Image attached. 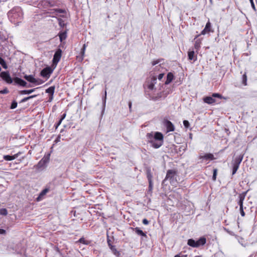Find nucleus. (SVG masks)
<instances>
[{
  "instance_id": "obj_42",
  "label": "nucleus",
  "mask_w": 257,
  "mask_h": 257,
  "mask_svg": "<svg viewBox=\"0 0 257 257\" xmlns=\"http://www.w3.org/2000/svg\"><path fill=\"white\" fill-rule=\"evenodd\" d=\"M9 92V90L7 88H5L1 91H0V93L1 94H7Z\"/></svg>"
},
{
  "instance_id": "obj_24",
  "label": "nucleus",
  "mask_w": 257,
  "mask_h": 257,
  "mask_svg": "<svg viewBox=\"0 0 257 257\" xmlns=\"http://www.w3.org/2000/svg\"><path fill=\"white\" fill-rule=\"evenodd\" d=\"M35 90V88L30 89V90H22L20 92V93L21 94H30L33 92Z\"/></svg>"
},
{
  "instance_id": "obj_3",
  "label": "nucleus",
  "mask_w": 257,
  "mask_h": 257,
  "mask_svg": "<svg viewBox=\"0 0 257 257\" xmlns=\"http://www.w3.org/2000/svg\"><path fill=\"white\" fill-rule=\"evenodd\" d=\"M206 242V238L205 237H201L197 241H195L193 239H189L188 240L187 244L193 247H198L200 245H203L205 244Z\"/></svg>"
},
{
  "instance_id": "obj_51",
  "label": "nucleus",
  "mask_w": 257,
  "mask_h": 257,
  "mask_svg": "<svg viewBox=\"0 0 257 257\" xmlns=\"http://www.w3.org/2000/svg\"><path fill=\"white\" fill-rule=\"evenodd\" d=\"M66 113H64V114L62 115L61 118V119L63 120L65 118V117H66Z\"/></svg>"
},
{
  "instance_id": "obj_29",
  "label": "nucleus",
  "mask_w": 257,
  "mask_h": 257,
  "mask_svg": "<svg viewBox=\"0 0 257 257\" xmlns=\"http://www.w3.org/2000/svg\"><path fill=\"white\" fill-rule=\"evenodd\" d=\"M147 175V178H148V181H152L153 176H152L151 171L150 170H148Z\"/></svg>"
},
{
  "instance_id": "obj_31",
  "label": "nucleus",
  "mask_w": 257,
  "mask_h": 257,
  "mask_svg": "<svg viewBox=\"0 0 257 257\" xmlns=\"http://www.w3.org/2000/svg\"><path fill=\"white\" fill-rule=\"evenodd\" d=\"M242 83L244 85H247V76L245 74H244L242 76Z\"/></svg>"
},
{
  "instance_id": "obj_26",
  "label": "nucleus",
  "mask_w": 257,
  "mask_h": 257,
  "mask_svg": "<svg viewBox=\"0 0 257 257\" xmlns=\"http://www.w3.org/2000/svg\"><path fill=\"white\" fill-rule=\"evenodd\" d=\"M0 64L3 66L4 69L8 68L7 65L5 61L1 57H0Z\"/></svg>"
},
{
  "instance_id": "obj_45",
  "label": "nucleus",
  "mask_w": 257,
  "mask_h": 257,
  "mask_svg": "<svg viewBox=\"0 0 257 257\" xmlns=\"http://www.w3.org/2000/svg\"><path fill=\"white\" fill-rule=\"evenodd\" d=\"M143 223L145 225H148L149 224V221L145 218L143 220Z\"/></svg>"
},
{
  "instance_id": "obj_21",
  "label": "nucleus",
  "mask_w": 257,
  "mask_h": 257,
  "mask_svg": "<svg viewBox=\"0 0 257 257\" xmlns=\"http://www.w3.org/2000/svg\"><path fill=\"white\" fill-rule=\"evenodd\" d=\"M136 233L139 235L143 236H146V234L145 232H144L141 229H140L139 227H136L134 229Z\"/></svg>"
},
{
  "instance_id": "obj_11",
  "label": "nucleus",
  "mask_w": 257,
  "mask_h": 257,
  "mask_svg": "<svg viewBox=\"0 0 257 257\" xmlns=\"http://www.w3.org/2000/svg\"><path fill=\"white\" fill-rule=\"evenodd\" d=\"M14 81L16 83H17L21 86H22L23 87L26 86L27 82L20 78H18V77L15 78Z\"/></svg>"
},
{
  "instance_id": "obj_53",
  "label": "nucleus",
  "mask_w": 257,
  "mask_h": 257,
  "mask_svg": "<svg viewBox=\"0 0 257 257\" xmlns=\"http://www.w3.org/2000/svg\"><path fill=\"white\" fill-rule=\"evenodd\" d=\"M52 99H53V95H51V96L49 98V101H52Z\"/></svg>"
},
{
  "instance_id": "obj_32",
  "label": "nucleus",
  "mask_w": 257,
  "mask_h": 257,
  "mask_svg": "<svg viewBox=\"0 0 257 257\" xmlns=\"http://www.w3.org/2000/svg\"><path fill=\"white\" fill-rule=\"evenodd\" d=\"M0 214L3 215H6L8 214L7 210L5 208L0 209Z\"/></svg>"
},
{
  "instance_id": "obj_54",
  "label": "nucleus",
  "mask_w": 257,
  "mask_h": 257,
  "mask_svg": "<svg viewBox=\"0 0 257 257\" xmlns=\"http://www.w3.org/2000/svg\"><path fill=\"white\" fill-rule=\"evenodd\" d=\"M174 257H181V256H180V254H178L175 255Z\"/></svg>"
},
{
  "instance_id": "obj_1",
  "label": "nucleus",
  "mask_w": 257,
  "mask_h": 257,
  "mask_svg": "<svg viewBox=\"0 0 257 257\" xmlns=\"http://www.w3.org/2000/svg\"><path fill=\"white\" fill-rule=\"evenodd\" d=\"M147 138L154 148L158 149L163 145V136L161 133L156 132L154 134L153 133H148Z\"/></svg>"
},
{
  "instance_id": "obj_36",
  "label": "nucleus",
  "mask_w": 257,
  "mask_h": 257,
  "mask_svg": "<svg viewBox=\"0 0 257 257\" xmlns=\"http://www.w3.org/2000/svg\"><path fill=\"white\" fill-rule=\"evenodd\" d=\"M59 25L61 27H64L65 25V22L62 19H59Z\"/></svg>"
},
{
  "instance_id": "obj_17",
  "label": "nucleus",
  "mask_w": 257,
  "mask_h": 257,
  "mask_svg": "<svg viewBox=\"0 0 257 257\" xmlns=\"http://www.w3.org/2000/svg\"><path fill=\"white\" fill-rule=\"evenodd\" d=\"M66 11L63 9H55L51 10L50 13L51 14L57 15L58 13H65Z\"/></svg>"
},
{
  "instance_id": "obj_12",
  "label": "nucleus",
  "mask_w": 257,
  "mask_h": 257,
  "mask_svg": "<svg viewBox=\"0 0 257 257\" xmlns=\"http://www.w3.org/2000/svg\"><path fill=\"white\" fill-rule=\"evenodd\" d=\"M157 82V78L153 76L151 78V82L148 85V88L150 90H153L154 88L155 84Z\"/></svg>"
},
{
  "instance_id": "obj_38",
  "label": "nucleus",
  "mask_w": 257,
  "mask_h": 257,
  "mask_svg": "<svg viewBox=\"0 0 257 257\" xmlns=\"http://www.w3.org/2000/svg\"><path fill=\"white\" fill-rule=\"evenodd\" d=\"M161 61H162V60H161V59H158V60H154V61H152V64L153 66L156 65L157 64L160 63Z\"/></svg>"
},
{
  "instance_id": "obj_25",
  "label": "nucleus",
  "mask_w": 257,
  "mask_h": 257,
  "mask_svg": "<svg viewBox=\"0 0 257 257\" xmlns=\"http://www.w3.org/2000/svg\"><path fill=\"white\" fill-rule=\"evenodd\" d=\"M109 248H110L111 250L112 251L114 254H115V255H119V252L117 250L116 248L114 246L111 245V246Z\"/></svg>"
},
{
  "instance_id": "obj_8",
  "label": "nucleus",
  "mask_w": 257,
  "mask_h": 257,
  "mask_svg": "<svg viewBox=\"0 0 257 257\" xmlns=\"http://www.w3.org/2000/svg\"><path fill=\"white\" fill-rule=\"evenodd\" d=\"M52 73V70L49 67L43 69L41 72V75L45 78H49L50 74Z\"/></svg>"
},
{
  "instance_id": "obj_7",
  "label": "nucleus",
  "mask_w": 257,
  "mask_h": 257,
  "mask_svg": "<svg viewBox=\"0 0 257 257\" xmlns=\"http://www.w3.org/2000/svg\"><path fill=\"white\" fill-rule=\"evenodd\" d=\"M62 55V50L60 49H58L53 56V62L55 64H57L60 61Z\"/></svg>"
},
{
  "instance_id": "obj_9",
  "label": "nucleus",
  "mask_w": 257,
  "mask_h": 257,
  "mask_svg": "<svg viewBox=\"0 0 257 257\" xmlns=\"http://www.w3.org/2000/svg\"><path fill=\"white\" fill-rule=\"evenodd\" d=\"M164 125L167 129V132H173L174 131L175 127L173 123L168 120H165L164 121Z\"/></svg>"
},
{
  "instance_id": "obj_44",
  "label": "nucleus",
  "mask_w": 257,
  "mask_h": 257,
  "mask_svg": "<svg viewBox=\"0 0 257 257\" xmlns=\"http://www.w3.org/2000/svg\"><path fill=\"white\" fill-rule=\"evenodd\" d=\"M250 3H251V7L252 8V9L254 10V11H256V9H255V5L253 3V0H249Z\"/></svg>"
},
{
  "instance_id": "obj_47",
  "label": "nucleus",
  "mask_w": 257,
  "mask_h": 257,
  "mask_svg": "<svg viewBox=\"0 0 257 257\" xmlns=\"http://www.w3.org/2000/svg\"><path fill=\"white\" fill-rule=\"evenodd\" d=\"M6 231L5 230L3 229H0V234H6Z\"/></svg>"
},
{
  "instance_id": "obj_49",
  "label": "nucleus",
  "mask_w": 257,
  "mask_h": 257,
  "mask_svg": "<svg viewBox=\"0 0 257 257\" xmlns=\"http://www.w3.org/2000/svg\"><path fill=\"white\" fill-rule=\"evenodd\" d=\"M132 105V102H131V101H130V102H128V106H129V108H130V111H131Z\"/></svg>"
},
{
  "instance_id": "obj_4",
  "label": "nucleus",
  "mask_w": 257,
  "mask_h": 257,
  "mask_svg": "<svg viewBox=\"0 0 257 257\" xmlns=\"http://www.w3.org/2000/svg\"><path fill=\"white\" fill-rule=\"evenodd\" d=\"M0 76L4 80L9 84H11L13 82V80L10 76L9 73L7 71L1 72L0 73Z\"/></svg>"
},
{
  "instance_id": "obj_28",
  "label": "nucleus",
  "mask_w": 257,
  "mask_h": 257,
  "mask_svg": "<svg viewBox=\"0 0 257 257\" xmlns=\"http://www.w3.org/2000/svg\"><path fill=\"white\" fill-rule=\"evenodd\" d=\"M78 241L84 244H88L89 243L88 241L85 240L83 237L80 238Z\"/></svg>"
},
{
  "instance_id": "obj_35",
  "label": "nucleus",
  "mask_w": 257,
  "mask_h": 257,
  "mask_svg": "<svg viewBox=\"0 0 257 257\" xmlns=\"http://www.w3.org/2000/svg\"><path fill=\"white\" fill-rule=\"evenodd\" d=\"M216 175H217V169H215L213 170V176H212V179L213 181L216 180Z\"/></svg>"
},
{
  "instance_id": "obj_18",
  "label": "nucleus",
  "mask_w": 257,
  "mask_h": 257,
  "mask_svg": "<svg viewBox=\"0 0 257 257\" xmlns=\"http://www.w3.org/2000/svg\"><path fill=\"white\" fill-rule=\"evenodd\" d=\"M210 28H211V24H210V22H208L206 24L204 29L201 32V34L205 35L206 33L210 32Z\"/></svg>"
},
{
  "instance_id": "obj_15",
  "label": "nucleus",
  "mask_w": 257,
  "mask_h": 257,
  "mask_svg": "<svg viewBox=\"0 0 257 257\" xmlns=\"http://www.w3.org/2000/svg\"><path fill=\"white\" fill-rule=\"evenodd\" d=\"M24 78L28 81L32 83H34V82H36V79L34 78V77L32 75H25L24 76Z\"/></svg>"
},
{
  "instance_id": "obj_33",
  "label": "nucleus",
  "mask_w": 257,
  "mask_h": 257,
  "mask_svg": "<svg viewBox=\"0 0 257 257\" xmlns=\"http://www.w3.org/2000/svg\"><path fill=\"white\" fill-rule=\"evenodd\" d=\"M49 160V157H44L40 160V161H41L43 163L46 165L48 162Z\"/></svg>"
},
{
  "instance_id": "obj_16",
  "label": "nucleus",
  "mask_w": 257,
  "mask_h": 257,
  "mask_svg": "<svg viewBox=\"0 0 257 257\" xmlns=\"http://www.w3.org/2000/svg\"><path fill=\"white\" fill-rule=\"evenodd\" d=\"M199 158L200 159H204L206 160H212L214 159V156L211 154H206L203 156H200Z\"/></svg>"
},
{
  "instance_id": "obj_41",
  "label": "nucleus",
  "mask_w": 257,
  "mask_h": 257,
  "mask_svg": "<svg viewBox=\"0 0 257 257\" xmlns=\"http://www.w3.org/2000/svg\"><path fill=\"white\" fill-rule=\"evenodd\" d=\"M212 97H218V98H222V96L220 94H219V93H213L212 94Z\"/></svg>"
},
{
  "instance_id": "obj_13",
  "label": "nucleus",
  "mask_w": 257,
  "mask_h": 257,
  "mask_svg": "<svg viewBox=\"0 0 257 257\" xmlns=\"http://www.w3.org/2000/svg\"><path fill=\"white\" fill-rule=\"evenodd\" d=\"M203 101L204 102L211 104L215 102V100L213 98V97L211 96H207L203 98Z\"/></svg>"
},
{
  "instance_id": "obj_56",
  "label": "nucleus",
  "mask_w": 257,
  "mask_h": 257,
  "mask_svg": "<svg viewBox=\"0 0 257 257\" xmlns=\"http://www.w3.org/2000/svg\"><path fill=\"white\" fill-rule=\"evenodd\" d=\"M158 67H161V64H160L159 66H157L156 67L158 68Z\"/></svg>"
},
{
  "instance_id": "obj_52",
  "label": "nucleus",
  "mask_w": 257,
  "mask_h": 257,
  "mask_svg": "<svg viewBox=\"0 0 257 257\" xmlns=\"http://www.w3.org/2000/svg\"><path fill=\"white\" fill-rule=\"evenodd\" d=\"M62 121V120H61V119H60V120L59 121V122H58V123L57 125V126H56V127H57L58 125H59L61 124V123Z\"/></svg>"
},
{
  "instance_id": "obj_2",
  "label": "nucleus",
  "mask_w": 257,
  "mask_h": 257,
  "mask_svg": "<svg viewBox=\"0 0 257 257\" xmlns=\"http://www.w3.org/2000/svg\"><path fill=\"white\" fill-rule=\"evenodd\" d=\"M177 171L175 169L168 170L167 171L166 177L163 181V183H164L166 180H168L171 184H176L177 183Z\"/></svg>"
},
{
  "instance_id": "obj_39",
  "label": "nucleus",
  "mask_w": 257,
  "mask_h": 257,
  "mask_svg": "<svg viewBox=\"0 0 257 257\" xmlns=\"http://www.w3.org/2000/svg\"><path fill=\"white\" fill-rule=\"evenodd\" d=\"M44 82L43 80L40 79H36V82H34L36 85H40L42 84Z\"/></svg>"
},
{
  "instance_id": "obj_34",
  "label": "nucleus",
  "mask_w": 257,
  "mask_h": 257,
  "mask_svg": "<svg viewBox=\"0 0 257 257\" xmlns=\"http://www.w3.org/2000/svg\"><path fill=\"white\" fill-rule=\"evenodd\" d=\"M17 102L16 100H14L13 101L12 104H11V106L10 107L11 109H14L15 108L17 107Z\"/></svg>"
},
{
  "instance_id": "obj_50",
  "label": "nucleus",
  "mask_w": 257,
  "mask_h": 257,
  "mask_svg": "<svg viewBox=\"0 0 257 257\" xmlns=\"http://www.w3.org/2000/svg\"><path fill=\"white\" fill-rule=\"evenodd\" d=\"M199 47V43H198L197 42H196L195 44V48L196 49H197Z\"/></svg>"
},
{
  "instance_id": "obj_6",
  "label": "nucleus",
  "mask_w": 257,
  "mask_h": 257,
  "mask_svg": "<svg viewBox=\"0 0 257 257\" xmlns=\"http://www.w3.org/2000/svg\"><path fill=\"white\" fill-rule=\"evenodd\" d=\"M245 196L242 194H239V201L238 204L239 205V209L241 215L242 216H244L245 215V213L243 210V202L244 200Z\"/></svg>"
},
{
  "instance_id": "obj_48",
  "label": "nucleus",
  "mask_w": 257,
  "mask_h": 257,
  "mask_svg": "<svg viewBox=\"0 0 257 257\" xmlns=\"http://www.w3.org/2000/svg\"><path fill=\"white\" fill-rule=\"evenodd\" d=\"M107 242L108 245V246H109V247L111 246V245H112L111 244V243H110V239H107Z\"/></svg>"
},
{
  "instance_id": "obj_46",
  "label": "nucleus",
  "mask_w": 257,
  "mask_h": 257,
  "mask_svg": "<svg viewBox=\"0 0 257 257\" xmlns=\"http://www.w3.org/2000/svg\"><path fill=\"white\" fill-rule=\"evenodd\" d=\"M164 73H161L158 75L159 80H161L164 77Z\"/></svg>"
},
{
  "instance_id": "obj_5",
  "label": "nucleus",
  "mask_w": 257,
  "mask_h": 257,
  "mask_svg": "<svg viewBox=\"0 0 257 257\" xmlns=\"http://www.w3.org/2000/svg\"><path fill=\"white\" fill-rule=\"evenodd\" d=\"M242 157H238L235 159L234 162L233 164L232 175H234L236 173L237 170L239 168V165L242 161Z\"/></svg>"
},
{
  "instance_id": "obj_27",
  "label": "nucleus",
  "mask_w": 257,
  "mask_h": 257,
  "mask_svg": "<svg viewBox=\"0 0 257 257\" xmlns=\"http://www.w3.org/2000/svg\"><path fill=\"white\" fill-rule=\"evenodd\" d=\"M36 96V95H31V96H28L27 97H25L24 98H23V99L21 100V101H20V103H23V102H26V101L29 100L30 99L34 98Z\"/></svg>"
},
{
  "instance_id": "obj_22",
  "label": "nucleus",
  "mask_w": 257,
  "mask_h": 257,
  "mask_svg": "<svg viewBox=\"0 0 257 257\" xmlns=\"http://www.w3.org/2000/svg\"><path fill=\"white\" fill-rule=\"evenodd\" d=\"M59 39L61 42H62L63 40H65L67 37V33L66 32H60L59 34Z\"/></svg>"
},
{
  "instance_id": "obj_43",
  "label": "nucleus",
  "mask_w": 257,
  "mask_h": 257,
  "mask_svg": "<svg viewBox=\"0 0 257 257\" xmlns=\"http://www.w3.org/2000/svg\"><path fill=\"white\" fill-rule=\"evenodd\" d=\"M149 190L151 191L153 189V181H149Z\"/></svg>"
},
{
  "instance_id": "obj_40",
  "label": "nucleus",
  "mask_w": 257,
  "mask_h": 257,
  "mask_svg": "<svg viewBox=\"0 0 257 257\" xmlns=\"http://www.w3.org/2000/svg\"><path fill=\"white\" fill-rule=\"evenodd\" d=\"M45 165L41 161H39V162L38 163L37 167L38 168H41L43 167Z\"/></svg>"
},
{
  "instance_id": "obj_37",
  "label": "nucleus",
  "mask_w": 257,
  "mask_h": 257,
  "mask_svg": "<svg viewBox=\"0 0 257 257\" xmlns=\"http://www.w3.org/2000/svg\"><path fill=\"white\" fill-rule=\"evenodd\" d=\"M183 124L186 128H188L190 126V123L188 120H185L183 121Z\"/></svg>"
},
{
  "instance_id": "obj_30",
  "label": "nucleus",
  "mask_w": 257,
  "mask_h": 257,
  "mask_svg": "<svg viewBox=\"0 0 257 257\" xmlns=\"http://www.w3.org/2000/svg\"><path fill=\"white\" fill-rule=\"evenodd\" d=\"M86 45L85 44H84L83 46V47L81 49V56H82V60L83 59V57L84 56V53H85V49H86Z\"/></svg>"
},
{
  "instance_id": "obj_19",
  "label": "nucleus",
  "mask_w": 257,
  "mask_h": 257,
  "mask_svg": "<svg viewBox=\"0 0 257 257\" xmlns=\"http://www.w3.org/2000/svg\"><path fill=\"white\" fill-rule=\"evenodd\" d=\"M18 156V154H15L14 156L5 155L4 156V159L6 161H11L15 159Z\"/></svg>"
},
{
  "instance_id": "obj_14",
  "label": "nucleus",
  "mask_w": 257,
  "mask_h": 257,
  "mask_svg": "<svg viewBox=\"0 0 257 257\" xmlns=\"http://www.w3.org/2000/svg\"><path fill=\"white\" fill-rule=\"evenodd\" d=\"M49 191V188H45V189L43 190L40 193L38 198H37V201H40L42 199L43 196L45 195Z\"/></svg>"
},
{
  "instance_id": "obj_55",
  "label": "nucleus",
  "mask_w": 257,
  "mask_h": 257,
  "mask_svg": "<svg viewBox=\"0 0 257 257\" xmlns=\"http://www.w3.org/2000/svg\"><path fill=\"white\" fill-rule=\"evenodd\" d=\"M106 91H105V98H106Z\"/></svg>"
},
{
  "instance_id": "obj_20",
  "label": "nucleus",
  "mask_w": 257,
  "mask_h": 257,
  "mask_svg": "<svg viewBox=\"0 0 257 257\" xmlns=\"http://www.w3.org/2000/svg\"><path fill=\"white\" fill-rule=\"evenodd\" d=\"M173 78H174L173 74L171 72L167 74V80L165 82V84H169L173 80Z\"/></svg>"
},
{
  "instance_id": "obj_23",
  "label": "nucleus",
  "mask_w": 257,
  "mask_h": 257,
  "mask_svg": "<svg viewBox=\"0 0 257 257\" xmlns=\"http://www.w3.org/2000/svg\"><path fill=\"white\" fill-rule=\"evenodd\" d=\"M55 90V86H51L46 90V92L53 95Z\"/></svg>"
},
{
  "instance_id": "obj_10",
  "label": "nucleus",
  "mask_w": 257,
  "mask_h": 257,
  "mask_svg": "<svg viewBox=\"0 0 257 257\" xmlns=\"http://www.w3.org/2000/svg\"><path fill=\"white\" fill-rule=\"evenodd\" d=\"M188 59L189 60H193L195 62L197 60V56L195 55V53L193 50H190L188 52Z\"/></svg>"
}]
</instances>
